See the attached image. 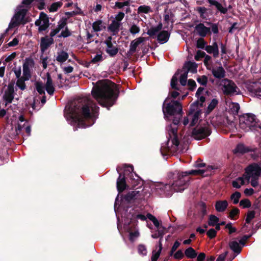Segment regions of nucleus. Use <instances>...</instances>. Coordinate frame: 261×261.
<instances>
[{"mask_svg": "<svg viewBox=\"0 0 261 261\" xmlns=\"http://www.w3.org/2000/svg\"><path fill=\"white\" fill-rule=\"evenodd\" d=\"M99 109V108L91 100L79 98L70 104L66 119L70 121L72 125L86 128L94 124L93 117L98 113Z\"/></svg>", "mask_w": 261, "mask_h": 261, "instance_id": "1", "label": "nucleus"}, {"mask_svg": "<svg viewBox=\"0 0 261 261\" xmlns=\"http://www.w3.org/2000/svg\"><path fill=\"white\" fill-rule=\"evenodd\" d=\"M91 94L101 107L109 110L117 99L119 90L115 83L104 80L96 83L92 88Z\"/></svg>", "mask_w": 261, "mask_h": 261, "instance_id": "2", "label": "nucleus"}, {"mask_svg": "<svg viewBox=\"0 0 261 261\" xmlns=\"http://www.w3.org/2000/svg\"><path fill=\"white\" fill-rule=\"evenodd\" d=\"M204 170L201 169L191 170L188 171L180 172L175 170L170 172L168 176L169 179H173L174 188L177 191H184L189 184L190 180L189 175H203Z\"/></svg>", "mask_w": 261, "mask_h": 261, "instance_id": "3", "label": "nucleus"}, {"mask_svg": "<svg viewBox=\"0 0 261 261\" xmlns=\"http://www.w3.org/2000/svg\"><path fill=\"white\" fill-rule=\"evenodd\" d=\"M240 127L247 130H261V122L253 114H245L239 118Z\"/></svg>", "mask_w": 261, "mask_h": 261, "instance_id": "4", "label": "nucleus"}, {"mask_svg": "<svg viewBox=\"0 0 261 261\" xmlns=\"http://www.w3.org/2000/svg\"><path fill=\"white\" fill-rule=\"evenodd\" d=\"M22 8L23 6L22 5H18L17 6V11L12 17L9 24L8 29L19 27L21 24H25L31 21V18L27 16L28 9Z\"/></svg>", "mask_w": 261, "mask_h": 261, "instance_id": "5", "label": "nucleus"}, {"mask_svg": "<svg viewBox=\"0 0 261 261\" xmlns=\"http://www.w3.org/2000/svg\"><path fill=\"white\" fill-rule=\"evenodd\" d=\"M170 97H167L164 100L162 110L165 117L167 115L174 116L175 115H181L182 114V107L181 103L178 100H172L168 102Z\"/></svg>", "mask_w": 261, "mask_h": 261, "instance_id": "6", "label": "nucleus"}, {"mask_svg": "<svg viewBox=\"0 0 261 261\" xmlns=\"http://www.w3.org/2000/svg\"><path fill=\"white\" fill-rule=\"evenodd\" d=\"M171 140L172 145H174L177 147L179 144V141L177 135V128L172 127L169 130V138L165 144V146H162L161 148V152L163 156H165L169 152L170 148L168 146L170 140Z\"/></svg>", "mask_w": 261, "mask_h": 261, "instance_id": "7", "label": "nucleus"}, {"mask_svg": "<svg viewBox=\"0 0 261 261\" xmlns=\"http://www.w3.org/2000/svg\"><path fill=\"white\" fill-rule=\"evenodd\" d=\"M244 177L248 184L251 178L261 177V167L256 163L249 164L245 168Z\"/></svg>", "mask_w": 261, "mask_h": 261, "instance_id": "8", "label": "nucleus"}, {"mask_svg": "<svg viewBox=\"0 0 261 261\" xmlns=\"http://www.w3.org/2000/svg\"><path fill=\"white\" fill-rule=\"evenodd\" d=\"M221 85L223 86V91L226 95H231L237 92L238 87L236 84L231 80L224 79L221 81Z\"/></svg>", "mask_w": 261, "mask_h": 261, "instance_id": "9", "label": "nucleus"}, {"mask_svg": "<svg viewBox=\"0 0 261 261\" xmlns=\"http://www.w3.org/2000/svg\"><path fill=\"white\" fill-rule=\"evenodd\" d=\"M35 24L39 27L38 30L40 33L46 30L49 26V18L47 15L41 12L39 15V18L35 21Z\"/></svg>", "mask_w": 261, "mask_h": 261, "instance_id": "10", "label": "nucleus"}, {"mask_svg": "<svg viewBox=\"0 0 261 261\" xmlns=\"http://www.w3.org/2000/svg\"><path fill=\"white\" fill-rule=\"evenodd\" d=\"M211 131L206 127L194 128L192 131V137L196 140H201L210 136Z\"/></svg>", "mask_w": 261, "mask_h": 261, "instance_id": "11", "label": "nucleus"}, {"mask_svg": "<svg viewBox=\"0 0 261 261\" xmlns=\"http://www.w3.org/2000/svg\"><path fill=\"white\" fill-rule=\"evenodd\" d=\"M14 81H12L8 85L7 89L5 91V93L3 95V98L6 103L5 107L7 106L8 103L12 102L14 98L15 95V92L14 90Z\"/></svg>", "mask_w": 261, "mask_h": 261, "instance_id": "12", "label": "nucleus"}, {"mask_svg": "<svg viewBox=\"0 0 261 261\" xmlns=\"http://www.w3.org/2000/svg\"><path fill=\"white\" fill-rule=\"evenodd\" d=\"M146 40H148V38H144L142 37H140L138 38H137L135 40H133L131 41L130 46H129V49L126 54V55L128 58H130L132 55L137 51V48L138 46V45L143 43L144 41H145Z\"/></svg>", "mask_w": 261, "mask_h": 261, "instance_id": "13", "label": "nucleus"}, {"mask_svg": "<svg viewBox=\"0 0 261 261\" xmlns=\"http://www.w3.org/2000/svg\"><path fill=\"white\" fill-rule=\"evenodd\" d=\"M112 37L109 36L104 43L107 45L106 49V53L111 57H115L118 53L119 49L117 46H114L112 42Z\"/></svg>", "mask_w": 261, "mask_h": 261, "instance_id": "14", "label": "nucleus"}, {"mask_svg": "<svg viewBox=\"0 0 261 261\" xmlns=\"http://www.w3.org/2000/svg\"><path fill=\"white\" fill-rule=\"evenodd\" d=\"M34 62L32 59L28 58L23 64V76L22 79L29 80L31 77V73L29 66H34Z\"/></svg>", "mask_w": 261, "mask_h": 261, "instance_id": "15", "label": "nucleus"}, {"mask_svg": "<svg viewBox=\"0 0 261 261\" xmlns=\"http://www.w3.org/2000/svg\"><path fill=\"white\" fill-rule=\"evenodd\" d=\"M117 171L119 174L117 179V189L119 193H120L126 189L127 186L126 182L125 175H123L122 173L119 172L118 168H117Z\"/></svg>", "mask_w": 261, "mask_h": 261, "instance_id": "16", "label": "nucleus"}, {"mask_svg": "<svg viewBox=\"0 0 261 261\" xmlns=\"http://www.w3.org/2000/svg\"><path fill=\"white\" fill-rule=\"evenodd\" d=\"M172 181L171 183L169 184H161L156 186V190L158 191V193L160 194H167V192L170 191L171 190H173L175 192H181L182 191H177L176 190L173 186L174 183V180L172 179Z\"/></svg>", "mask_w": 261, "mask_h": 261, "instance_id": "17", "label": "nucleus"}, {"mask_svg": "<svg viewBox=\"0 0 261 261\" xmlns=\"http://www.w3.org/2000/svg\"><path fill=\"white\" fill-rule=\"evenodd\" d=\"M195 30L201 37H204L207 34H211V28L205 27L202 23L197 24L195 27Z\"/></svg>", "mask_w": 261, "mask_h": 261, "instance_id": "18", "label": "nucleus"}, {"mask_svg": "<svg viewBox=\"0 0 261 261\" xmlns=\"http://www.w3.org/2000/svg\"><path fill=\"white\" fill-rule=\"evenodd\" d=\"M54 42L53 38H49L48 36L42 37L40 42V49L44 53Z\"/></svg>", "mask_w": 261, "mask_h": 261, "instance_id": "19", "label": "nucleus"}, {"mask_svg": "<svg viewBox=\"0 0 261 261\" xmlns=\"http://www.w3.org/2000/svg\"><path fill=\"white\" fill-rule=\"evenodd\" d=\"M205 50L208 54H213L214 58H218L219 55L218 45L217 42L213 43L212 45H206Z\"/></svg>", "mask_w": 261, "mask_h": 261, "instance_id": "20", "label": "nucleus"}, {"mask_svg": "<svg viewBox=\"0 0 261 261\" xmlns=\"http://www.w3.org/2000/svg\"><path fill=\"white\" fill-rule=\"evenodd\" d=\"M195 10L198 13L199 17L203 19H206L207 17L208 16V13L211 15L213 14L212 9L205 8V7H197Z\"/></svg>", "mask_w": 261, "mask_h": 261, "instance_id": "21", "label": "nucleus"}, {"mask_svg": "<svg viewBox=\"0 0 261 261\" xmlns=\"http://www.w3.org/2000/svg\"><path fill=\"white\" fill-rule=\"evenodd\" d=\"M45 88L48 94L50 95L54 94L55 89L53 85L51 77L49 73H47V81L45 85Z\"/></svg>", "mask_w": 261, "mask_h": 261, "instance_id": "22", "label": "nucleus"}, {"mask_svg": "<svg viewBox=\"0 0 261 261\" xmlns=\"http://www.w3.org/2000/svg\"><path fill=\"white\" fill-rule=\"evenodd\" d=\"M211 71L215 77L218 79L224 78L226 74L225 71L222 66L218 67L217 68H212Z\"/></svg>", "mask_w": 261, "mask_h": 261, "instance_id": "23", "label": "nucleus"}, {"mask_svg": "<svg viewBox=\"0 0 261 261\" xmlns=\"http://www.w3.org/2000/svg\"><path fill=\"white\" fill-rule=\"evenodd\" d=\"M210 5V6H215L217 10L223 14L227 13L228 9L223 7L222 4L216 0H206Z\"/></svg>", "mask_w": 261, "mask_h": 261, "instance_id": "24", "label": "nucleus"}, {"mask_svg": "<svg viewBox=\"0 0 261 261\" xmlns=\"http://www.w3.org/2000/svg\"><path fill=\"white\" fill-rule=\"evenodd\" d=\"M170 34L167 31L163 30L160 32L157 36V40L160 44L166 43L170 37Z\"/></svg>", "mask_w": 261, "mask_h": 261, "instance_id": "25", "label": "nucleus"}, {"mask_svg": "<svg viewBox=\"0 0 261 261\" xmlns=\"http://www.w3.org/2000/svg\"><path fill=\"white\" fill-rule=\"evenodd\" d=\"M121 25L122 23L121 22L112 20L111 23L109 25L108 29L109 31L113 33V35H116L118 33Z\"/></svg>", "mask_w": 261, "mask_h": 261, "instance_id": "26", "label": "nucleus"}, {"mask_svg": "<svg viewBox=\"0 0 261 261\" xmlns=\"http://www.w3.org/2000/svg\"><path fill=\"white\" fill-rule=\"evenodd\" d=\"M228 203L227 200H219L216 202L215 208L218 212H223L227 208Z\"/></svg>", "mask_w": 261, "mask_h": 261, "instance_id": "27", "label": "nucleus"}, {"mask_svg": "<svg viewBox=\"0 0 261 261\" xmlns=\"http://www.w3.org/2000/svg\"><path fill=\"white\" fill-rule=\"evenodd\" d=\"M138 194V191L129 192L123 196L122 200L128 203H130L132 201L137 199V196Z\"/></svg>", "mask_w": 261, "mask_h": 261, "instance_id": "28", "label": "nucleus"}, {"mask_svg": "<svg viewBox=\"0 0 261 261\" xmlns=\"http://www.w3.org/2000/svg\"><path fill=\"white\" fill-rule=\"evenodd\" d=\"M250 151H251V149L242 143L238 144L233 150V153L235 154L240 153L243 154Z\"/></svg>", "mask_w": 261, "mask_h": 261, "instance_id": "29", "label": "nucleus"}, {"mask_svg": "<svg viewBox=\"0 0 261 261\" xmlns=\"http://www.w3.org/2000/svg\"><path fill=\"white\" fill-rule=\"evenodd\" d=\"M197 64L194 62L188 61L184 65V68L186 67L187 70L186 71H190L193 73H195L197 71Z\"/></svg>", "mask_w": 261, "mask_h": 261, "instance_id": "30", "label": "nucleus"}, {"mask_svg": "<svg viewBox=\"0 0 261 261\" xmlns=\"http://www.w3.org/2000/svg\"><path fill=\"white\" fill-rule=\"evenodd\" d=\"M230 248L235 253L239 254L242 250V247L236 241H233L229 243Z\"/></svg>", "mask_w": 261, "mask_h": 261, "instance_id": "31", "label": "nucleus"}, {"mask_svg": "<svg viewBox=\"0 0 261 261\" xmlns=\"http://www.w3.org/2000/svg\"><path fill=\"white\" fill-rule=\"evenodd\" d=\"M185 254L188 258H194L197 255V253L196 251L191 247H190L185 250Z\"/></svg>", "mask_w": 261, "mask_h": 261, "instance_id": "32", "label": "nucleus"}, {"mask_svg": "<svg viewBox=\"0 0 261 261\" xmlns=\"http://www.w3.org/2000/svg\"><path fill=\"white\" fill-rule=\"evenodd\" d=\"M69 57V55L67 53L62 50L60 53H58V55L57 57L56 60L58 62L60 63H63L65 62Z\"/></svg>", "mask_w": 261, "mask_h": 261, "instance_id": "33", "label": "nucleus"}, {"mask_svg": "<svg viewBox=\"0 0 261 261\" xmlns=\"http://www.w3.org/2000/svg\"><path fill=\"white\" fill-rule=\"evenodd\" d=\"M178 73H175V74L172 76L171 80V87L173 89L177 91H180V88L177 86L178 83V77L177 75Z\"/></svg>", "mask_w": 261, "mask_h": 261, "instance_id": "34", "label": "nucleus"}, {"mask_svg": "<svg viewBox=\"0 0 261 261\" xmlns=\"http://www.w3.org/2000/svg\"><path fill=\"white\" fill-rule=\"evenodd\" d=\"M255 212L254 211H249L246 215L245 219V223L243 225V227H246V224L250 223L251 220L255 218Z\"/></svg>", "mask_w": 261, "mask_h": 261, "instance_id": "35", "label": "nucleus"}, {"mask_svg": "<svg viewBox=\"0 0 261 261\" xmlns=\"http://www.w3.org/2000/svg\"><path fill=\"white\" fill-rule=\"evenodd\" d=\"M218 102L219 101L217 99H213L210 103L208 105L206 110V113L207 114H210L216 107L218 104Z\"/></svg>", "mask_w": 261, "mask_h": 261, "instance_id": "36", "label": "nucleus"}, {"mask_svg": "<svg viewBox=\"0 0 261 261\" xmlns=\"http://www.w3.org/2000/svg\"><path fill=\"white\" fill-rule=\"evenodd\" d=\"M239 214V209L236 207H234L229 212V217L231 220H236L238 218Z\"/></svg>", "mask_w": 261, "mask_h": 261, "instance_id": "37", "label": "nucleus"}, {"mask_svg": "<svg viewBox=\"0 0 261 261\" xmlns=\"http://www.w3.org/2000/svg\"><path fill=\"white\" fill-rule=\"evenodd\" d=\"M28 81L25 79H22V77L17 79L16 85L21 90H24L26 89V85L25 81Z\"/></svg>", "mask_w": 261, "mask_h": 261, "instance_id": "38", "label": "nucleus"}, {"mask_svg": "<svg viewBox=\"0 0 261 261\" xmlns=\"http://www.w3.org/2000/svg\"><path fill=\"white\" fill-rule=\"evenodd\" d=\"M150 11V7L146 5H141L139 6L137 10V12L139 14L141 13L147 14Z\"/></svg>", "mask_w": 261, "mask_h": 261, "instance_id": "39", "label": "nucleus"}, {"mask_svg": "<svg viewBox=\"0 0 261 261\" xmlns=\"http://www.w3.org/2000/svg\"><path fill=\"white\" fill-rule=\"evenodd\" d=\"M241 194L240 192L238 191H236L233 193H232L230 196V199L233 201V203L234 204H237L239 202V199L241 198Z\"/></svg>", "mask_w": 261, "mask_h": 261, "instance_id": "40", "label": "nucleus"}, {"mask_svg": "<svg viewBox=\"0 0 261 261\" xmlns=\"http://www.w3.org/2000/svg\"><path fill=\"white\" fill-rule=\"evenodd\" d=\"M102 21L101 20H98L94 22L92 24L93 31L95 32H97L102 30Z\"/></svg>", "mask_w": 261, "mask_h": 261, "instance_id": "41", "label": "nucleus"}, {"mask_svg": "<svg viewBox=\"0 0 261 261\" xmlns=\"http://www.w3.org/2000/svg\"><path fill=\"white\" fill-rule=\"evenodd\" d=\"M219 221V218L214 215H211L209 216L208 224L210 226H214Z\"/></svg>", "mask_w": 261, "mask_h": 261, "instance_id": "42", "label": "nucleus"}, {"mask_svg": "<svg viewBox=\"0 0 261 261\" xmlns=\"http://www.w3.org/2000/svg\"><path fill=\"white\" fill-rule=\"evenodd\" d=\"M35 85L36 89L39 94H45L44 87L43 86V83L41 82H36Z\"/></svg>", "mask_w": 261, "mask_h": 261, "instance_id": "43", "label": "nucleus"}, {"mask_svg": "<svg viewBox=\"0 0 261 261\" xmlns=\"http://www.w3.org/2000/svg\"><path fill=\"white\" fill-rule=\"evenodd\" d=\"M204 65L206 66V69L208 70H211V64H212V57L211 56L206 55L204 57L203 61Z\"/></svg>", "mask_w": 261, "mask_h": 261, "instance_id": "44", "label": "nucleus"}, {"mask_svg": "<svg viewBox=\"0 0 261 261\" xmlns=\"http://www.w3.org/2000/svg\"><path fill=\"white\" fill-rule=\"evenodd\" d=\"M206 41L203 39V37L198 38L196 41V47L200 49H205Z\"/></svg>", "mask_w": 261, "mask_h": 261, "instance_id": "45", "label": "nucleus"}, {"mask_svg": "<svg viewBox=\"0 0 261 261\" xmlns=\"http://www.w3.org/2000/svg\"><path fill=\"white\" fill-rule=\"evenodd\" d=\"M62 6V3L60 2H55L52 4L49 8L50 12H56Z\"/></svg>", "mask_w": 261, "mask_h": 261, "instance_id": "46", "label": "nucleus"}, {"mask_svg": "<svg viewBox=\"0 0 261 261\" xmlns=\"http://www.w3.org/2000/svg\"><path fill=\"white\" fill-rule=\"evenodd\" d=\"M188 77V71H185L181 74L179 77V82L181 85L185 86L187 84Z\"/></svg>", "mask_w": 261, "mask_h": 261, "instance_id": "47", "label": "nucleus"}, {"mask_svg": "<svg viewBox=\"0 0 261 261\" xmlns=\"http://www.w3.org/2000/svg\"><path fill=\"white\" fill-rule=\"evenodd\" d=\"M207 24L211 26V29L212 32L215 34H217L219 33V29H218V24L219 23H214L211 22H207Z\"/></svg>", "mask_w": 261, "mask_h": 261, "instance_id": "48", "label": "nucleus"}, {"mask_svg": "<svg viewBox=\"0 0 261 261\" xmlns=\"http://www.w3.org/2000/svg\"><path fill=\"white\" fill-rule=\"evenodd\" d=\"M133 212H132V218H130V219L132 220L133 218H136L141 220L142 221H145L146 220V217L142 215L141 214H135V211L134 209L132 210ZM130 214H132L131 212L129 213Z\"/></svg>", "mask_w": 261, "mask_h": 261, "instance_id": "49", "label": "nucleus"}, {"mask_svg": "<svg viewBox=\"0 0 261 261\" xmlns=\"http://www.w3.org/2000/svg\"><path fill=\"white\" fill-rule=\"evenodd\" d=\"M240 205L244 208H249L251 206V203L248 199H243L240 201Z\"/></svg>", "mask_w": 261, "mask_h": 261, "instance_id": "50", "label": "nucleus"}, {"mask_svg": "<svg viewBox=\"0 0 261 261\" xmlns=\"http://www.w3.org/2000/svg\"><path fill=\"white\" fill-rule=\"evenodd\" d=\"M34 1L38 2V0H23L20 5L23 6L22 8H27L29 10L31 8V5Z\"/></svg>", "mask_w": 261, "mask_h": 261, "instance_id": "51", "label": "nucleus"}, {"mask_svg": "<svg viewBox=\"0 0 261 261\" xmlns=\"http://www.w3.org/2000/svg\"><path fill=\"white\" fill-rule=\"evenodd\" d=\"M205 169H202L203 170H204V173H206L205 175L203 174V176H207L209 175V173L208 172H211L213 170H216L218 169V167L217 166L215 165H208L206 166Z\"/></svg>", "mask_w": 261, "mask_h": 261, "instance_id": "52", "label": "nucleus"}, {"mask_svg": "<svg viewBox=\"0 0 261 261\" xmlns=\"http://www.w3.org/2000/svg\"><path fill=\"white\" fill-rule=\"evenodd\" d=\"M159 32L156 30V29L154 27H152L149 29L148 30L147 32V34L151 38H155L156 37V34Z\"/></svg>", "mask_w": 261, "mask_h": 261, "instance_id": "53", "label": "nucleus"}, {"mask_svg": "<svg viewBox=\"0 0 261 261\" xmlns=\"http://www.w3.org/2000/svg\"><path fill=\"white\" fill-rule=\"evenodd\" d=\"M207 77L206 75H202L197 79L198 83L202 86H206L207 83Z\"/></svg>", "mask_w": 261, "mask_h": 261, "instance_id": "54", "label": "nucleus"}, {"mask_svg": "<svg viewBox=\"0 0 261 261\" xmlns=\"http://www.w3.org/2000/svg\"><path fill=\"white\" fill-rule=\"evenodd\" d=\"M206 55V54L204 51L198 50L196 51V55L194 57L195 60L197 61H198L200 60L201 58H204Z\"/></svg>", "mask_w": 261, "mask_h": 261, "instance_id": "55", "label": "nucleus"}, {"mask_svg": "<svg viewBox=\"0 0 261 261\" xmlns=\"http://www.w3.org/2000/svg\"><path fill=\"white\" fill-rule=\"evenodd\" d=\"M250 91L256 95L258 98L261 99V88H253L251 87Z\"/></svg>", "mask_w": 261, "mask_h": 261, "instance_id": "56", "label": "nucleus"}, {"mask_svg": "<svg viewBox=\"0 0 261 261\" xmlns=\"http://www.w3.org/2000/svg\"><path fill=\"white\" fill-rule=\"evenodd\" d=\"M240 109V105L238 103L233 102L232 103V107L230 109L233 114H234V115L238 114Z\"/></svg>", "mask_w": 261, "mask_h": 261, "instance_id": "57", "label": "nucleus"}, {"mask_svg": "<svg viewBox=\"0 0 261 261\" xmlns=\"http://www.w3.org/2000/svg\"><path fill=\"white\" fill-rule=\"evenodd\" d=\"M138 252L140 254L145 255L147 253L146 247L145 245L140 244L138 247Z\"/></svg>", "mask_w": 261, "mask_h": 261, "instance_id": "58", "label": "nucleus"}, {"mask_svg": "<svg viewBox=\"0 0 261 261\" xmlns=\"http://www.w3.org/2000/svg\"><path fill=\"white\" fill-rule=\"evenodd\" d=\"M187 85L190 91H193L196 87V82L193 79L188 80Z\"/></svg>", "mask_w": 261, "mask_h": 261, "instance_id": "59", "label": "nucleus"}, {"mask_svg": "<svg viewBox=\"0 0 261 261\" xmlns=\"http://www.w3.org/2000/svg\"><path fill=\"white\" fill-rule=\"evenodd\" d=\"M199 205L200 207V212L203 217L207 213L206 204L204 202L201 201L199 203Z\"/></svg>", "mask_w": 261, "mask_h": 261, "instance_id": "60", "label": "nucleus"}, {"mask_svg": "<svg viewBox=\"0 0 261 261\" xmlns=\"http://www.w3.org/2000/svg\"><path fill=\"white\" fill-rule=\"evenodd\" d=\"M133 170L134 168L133 165H129L124 169L122 174L123 175H125V177H126V176L129 175L130 174H132Z\"/></svg>", "mask_w": 261, "mask_h": 261, "instance_id": "61", "label": "nucleus"}, {"mask_svg": "<svg viewBox=\"0 0 261 261\" xmlns=\"http://www.w3.org/2000/svg\"><path fill=\"white\" fill-rule=\"evenodd\" d=\"M103 57L102 54H97L95 57L91 60V63L95 64L96 63L103 61Z\"/></svg>", "mask_w": 261, "mask_h": 261, "instance_id": "62", "label": "nucleus"}, {"mask_svg": "<svg viewBox=\"0 0 261 261\" xmlns=\"http://www.w3.org/2000/svg\"><path fill=\"white\" fill-rule=\"evenodd\" d=\"M206 234L210 239H212L216 236L217 231L215 229L211 228L207 231Z\"/></svg>", "mask_w": 261, "mask_h": 261, "instance_id": "63", "label": "nucleus"}, {"mask_svg": "<svg viewBox=\"0 0 261 261\" xmlns=\"http://www.w3.org/2000/svg\"><path fill=\"white\" fill-rule=\"evenodd\" d=\"M140 31V28L136 24L132 25L129 29V32L134 35L138 33Z\"/></svg>", "mask_w": 261, "mask_h": 261, "instance_id": "64", "label": "nucleus"}]
</instances>
